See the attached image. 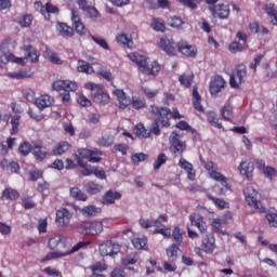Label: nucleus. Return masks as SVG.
Instances as JSON below:
<instances>
[{"label": "nucleus", "instance_id": "338daca9", "mask_svg": "<svg viewBox=\"0 0 277 277\" xmlns=\"http://www.w3.org/2000/svg\"><path fill=\"white\" fill-rule=\"evenodd\" d=\"M32 21L34 17H31V15H24L22 18H19L18 23L21 27H30Z\"/></svg>", "mask_w": 277, "mask_h": 277}, {"label": "nucleus", "instance_id": "9b49d317", "mask_svg": "<svg viewBox=\"0 0 277 277\" xmlns=\"http://www.w3.org/2000/svg\"><path fill=\"white\" fill-rule=\"evenodd\" d=\"M113 96H115L116 105L119 107V109H127V107L131 105V97L127 95L123 90H114Z\"/></svg>", "mask_w": 277, "mask_h": 277}, {"label": "nucleus", "instance_id": "6ab92c4d", "mask_svg": "<svg viewBox=\"0 0 277 277\" xmlns=\"http://www.w3.org/2000/svg\"><path fill=\"white\" fill-rule=\"evenodd\" d=\"M189 220L192 226H196V228H198V230L202 234L207 233V222H205V216L199 214H190Z\"/></svg>", "mask_w": 277, "mask_h": 277}, {"label": "nucleus", "instance_id": "473e14b6", "mask_svg": "<svg viewBox=\"0 0 277 277\" xmlns=\"http://www.w3.org/2000/svg\"><path fill=\"white\" fill-rule=\"evenodd\" d=\"M179 81L183 88H192V83L194 82V74L184 72L179 77Z\"/></svg>", "mask_w": 277, "mask_h": 277}, {"label": "nucleus", "instance_id": "a878e982", "mask_svg": "<svg viewBox=\"0 0 277 277\" xmlns=\"http://www.w3.org/2000/svg\"><path fill=\"white\" fill-rule=\"evenodd\" d=\"M56 31L62 38H72V35L75 34V30L67 26L66 23H58L56 25Z\"/></svg>", "mask_w": 277, "mask_h": 277}, {"label": "nucleus", "instance_id": "3c124183", "mask_svg": "<svg viewBox=\"0 0 277 277\" xmlns=\"http://www.w3.org/2000/svg\"><path fill=\"white\" fill-rule=\"evenodd\" d=\"M87 192L89 194H100V192H103V186L94 182H89L87 184Z\"/></svg>", "mask_w": 277, "mask_h": 277}, {"label": "nucleus", "instance_id": "2f4dec72", "mask_svg": "<svg viewBox=\"0 0 277 277\" xmlns=\"http://www.w3.org/2000/svg\"><path fill=\"white\" fill-rule=\"evenodd\" d=\"M117 42L123 47H127L128 49H133V38L124 32L117 36Z\"/></svg>", "mask_w": 277, "mask_h": 277}, {"label": "nucleus", "instance_id": "e433bc0d", "mask_svg": "<svg viewBox=\"0 0 277 277\" xmlns=\"http://www.w3.org/2000/svg\"><path fill=\"white\" fill-rule=\"evenodd\" d=\"M134 133L136 137H140V140L150 137V131L146 130V128H144V124L142 123L136 124V127L134 128Z\"/></svg>", "mask_w": 277, "mask_h": 277}, {"label": "nucleus", "instance_id": "37998d69", "mask_svg": "<svg viewBox=\"0 0 277 277\" xmlns=\"http://www.w3.org/2000/svg\"><path fill=\"white\" fill-rule=\"evenodd\" d=\"M44 58L52 62V64H62V58H60V55L51 50H47L44 52Z\"/></svg>", "mask_w": 277, "mask_h": 277}, {"label": "nucleus", "instance_id": "603ef678", "mask_svg": "<svg viewBox=\"0 0 277 277\" xmlns=\"http://www.w3.org/2000/svg\"><path fill=\"white\" fill-rule=\"evenodd\" d=\"M121 263L124 267L129 265H135L137 263V254L135 253L129 254L127 258L122 259Z\"/></svg>", "mask_w": 277, "mask_h": 277}, {"label": "nucleus", "instance_id": "de8ad7c7", "mask_svg": "<svg viewBox=\"0 0 277 277\" xmlns=\"http://www.w3.org/2000/svg\"><path fill=\"white\" fill-rule=\"evenodd\" d=\"M78 211L83 217H96L101 213L98 209H79Z\"/></svg>", "mask_w": 277, "mask_h": 277}, {"label": "nucleus", "instance_id": "4468645a", "mask_svg": "<svg viewBox=\"0 0 277 277\" xmlns=\"http://www.w3.org/2000/svg\"><path fill=\"white\" fill-rule=\"evenodd\" d=\"M159 49L166 52L167 55H176V48L174 47V40L168 39V37L160 38L158 42Z\"/></svg>", "mask_w": 277, "mask_h": 277}, {"label": "nucleus", "instance_id": "4c0bfd02", "mask_svg": "<svg viewBox=\"0 0 277 277\" xmlns=\"http://www.w3.org/2000/svg\"><path fill=\"white\" fill-rule=\"evenodd\" d=\"M19 196L18 192L13 188H5L2 192V200H16Z\"/></svg>", "mask_w": 277, "mask_h": 277}, {"label": "nucleus", "instance_id": "bf43d9fd", "mask_svg": "<svg viewBox=\"0 0 277 277\" xmlns=\"http://www.w3.org/2000/svg\"><path fill=\"white\" fill-rule=\"evenodd\" d=\"M246 48H243V45H241V43L234 41L228 45V51L230 53H241V51H245Z\"/></svg>", "mask_w": 277, "mask_h": 277}, {"label": "nucleus", "instance_id": "c756f323", "mask_svg": "<svg viewBox=\"0 0 277 277\" xmlns=\"http://www.w3.org/2000/svg\"><path fill=\"white\" fill-rule=\"evenodd\" d=\"M103 230V223L101 221H89V235H101Z\"/></svg>", "mask_w": 277, "mask_h": 277}, {"label": "nucleus", "instance_id": "f704fd0d", "mask_svg": "<svg viewBox=\"0 0 277 277\" xmlns=\"http://www.w3.org/2000/svg\"><path fill=\"white\" fill-rule=\"evenodd\" d=\"M77 70L85 75H92V72H94V68L90 66V63L81 60L78 61Z\"/></svg>", "mask_w": 277, "mask_h": 277}, {"label": "nucleus", "instance_id": "7c9ffc66", "mask_svg": "<svg viewBox=\"0 0 277 277\" xmlns=\"http://www.w3.org/2000/svg\"><path fill=\"white\" fill-rule=\"evenodd\" d=\"M265 12L269 16L272 25L277 26V6L274 3H268L265 6Z\"/></svg>", "mask_w": 277, "mask_h": 277}, {"label": "nucleus", "instance_id": "ddd939ff", "mask_svg": "<svg viewBox=\"0 0 277 277\" xmlns=\"http://www.w3.org/2000/svg\"><path fill=\"white\" fill-rule=\"evenodd\" d=\"M238 172L240 176H246V179L250 181L254 172V164L250 160H242L238 166Z\"/></svg>", "mask_w": 277, "mask_h": 277}, {"label": "nucleus", "instance_id": "b1692460", "mask_svg": "<svg viewBox=\"0 0 277 277\" xmlns=\"http://www.w3.org/2000/svg\"><path fill=\"white\" fill-rule=\"evenodd\" d=\"M122 198V194L116 190H108L103 197L102 202L103 205H114L116 200H120Z\"/></svg>", "mask_w": 277, "mask_h": 277}, {"label": "nucleus", "instance_id": "4d7b16f0", "mask_svg": "<svg viewBox=\"0 0 277 277\" xmlns=\"http://www.w3.org/2000/svg\"><path fill=\"white\" fill-rule=\"evenodd\" d=\"M208 122H210L212 127H215V129H222V122H220V119L213 113L208 115Z\"/></svg>", "mask_w": 277, "mask_h": 277}, {"label": "nucleus", "instance_id": "13d9d810", "mask_svg": "<svg viewBox=\"0 0 277 277\" xmlns=\"http://www.w3.org/2000/svg\"><path fill=\"white\" fill-rule=\"evenodd\" d=\"M166 161H168V156L166 154H160L154 162V170H159L161 166H164Z\"/></svg>", "mask_w": 277, "mask_h": 277}, {"label": "nucleus", "instance_id": "dca6fc26", "mask_svg": "<svg viewBox=\"0 0 277 277\" xmlns=\"http://www.w3.org/2000/svg\"><path fill=\"white\" fill-rule=\"evenodd\" d=\"M177 49L182 55H186V57H196V54L198 53V49H196V45H189L187 41H180L177 43Z\"/></svg>", "mask_w": 277, "mask_h": 277}, {"label": "nucleus", "instance_id": "20e7f679", "mask_svg": "<svg viewBox=\"0 0 277 277\" xmlns=\"http://www.w3.org/2000/svg\"><path fill=\"white\" fill-rule=\"evenodd\" d=\"M205 168L208 170L210 179L220 183L225 189H230L228 179L217 171V164H214L213 161H208L205 163Z\"/></svg>", "mask_w": 277, "mask_h": 277}, {"label": "nucleus", "instance_id": "f8f14e48", "mask_svg": "<svg viewBox=\"0 0 277 277\" xmlns=\"http://www.w3.org/2000/svg\"><path fill=\"white\" fill-rule=\"evenodd\" d=\"M161 70V65L157 61H147L141 68L140 71L147 77H157Z\"/></svg>", "mask_w": 277, "mask_h": 277}, {"label": "nucleus", "instance_id": "2eb2a0df", "mask_svg": "<svg viewBox=\"0 0 277 277\" xmlns=\"http://www.w3.org/2000/svg\"><path fill=\"white\" fill-rule=\"evenodd\" d=\"M210 12L212 16H216L217 18L224 19L228 18L230 14V9L226 4H217L215 6H210Z\"/></svg>", "mask_w": 277, "mask_h": 277}, {"label": "nucleus", "instance_id": "393cba45", "mask_svg": "<svg viewBox=\"0 0 277 277\" xmlns=\"http://www.w3.org/2000/svg\"><path fill=\"white\" fill-rule=\"evenodd\" d=\"M8 77H10V79H31V77H34V71L29 70V69H21L18 71H10L8 74Z\"/></svg>", "mask_w": 277, "mask_h": 277}, {"label": "nucleus", "instance_id": "e2e57ef3", "mask_svg": "<svg viewBox=\"0 0 277 277\" xmlns=\"http://www.w3.org/2000/svg\"><path fill=\"white\" fill-rule=\"evenodd\" d=\"M92 274H103V272L107 271V265L102 263H95L91 266Z\"/></svg>", "mask_w": 277, "mask_h": 277}, {"label": "nucleus", "instance_id": "79ce46f5", "mask_svg": "<svg viewBox=\"0 0 277 277\" xmlns=\"http://www.w3.org/2000/svg\"><path fill=\"white\" fill-rule=\"evenodd\" d=\"M183 234L184 232L179 226H175L172 230L171 237L177 246H183Z\"/></svg>", "mask_w": 277, "mask_h": 277}, {"label": "nucleus", "instance_id": "9d476101", "mask_svg": "<svg viewBox=\"0 0 277 277\" xmlns=\"http://www.w3.org/2000/svg\"><path fill=\"white\" fill-rule=\"evenodd\" d=\"M100 252L102 256H114L120 252V245L113 240H107L100 246Z\"/></svg>", "mask_w": 277, "mask_h": 277}, {"label": "nucleus", "instance_id": "bb28decb", "mask_svg": "<svg viewBox=\"0 0 277 277\" xmlns=\"http://www.w3.org/2000/svg\"><path fill=\"white\" fill-rule=\"evenodd\" d=\"M132 245L136 250H148V238L146 236H134Z\"/></svg>", "mask_w": 277, "mask_h": 277}, {"label": "nucleus", "instance_id": "0eeeda50", "mask_svg": "<svg viewBox=\"0 0 277 277\" xmlns=\"http://www.w3.org/2000/svg\"><path fill=\"white\" fill-rule=\"evenodd\" d=\"M245 194V200L249 207L252 209H261V201H259V198H261V194L252 187H248L243 190Z\"/></svg>", "mask_w": 277, "mask_h": 277}, {"label": "nucleus", "instance_id": "ea45409f", "mask_svg": "<svg viewBox=\"0 0 277 277\" xmlns=\"http://www.w3.org/2000/svg\"><path fill=\"white\" fill-rule=\"evenodd\" d=\"M47 147H42L40 145H35L32 147V155L38 159L39 161H42L47 157Z\"/></svg>", "mask_w": 277, "mask_h": 277}, {"label": "nucleus", "instance_id": "680f3d73", "mask_svg": "<svg viewBox=\"0 0 277 277\" xmlns=\"http://www.w3.org/2000/svg\"><path fill=\"white\" fill-rule=\"evenodd\" d=\"M79 84L72 80H65V92H75L78 90Z\"/></svg>", "mask_w": 277, "mask_h": 277}, {"label": "nucleus", "instance_id": "052dcab7", "mask_svg": "<svg viewBox=\"0 0 277 277\" xmlns=\"http://www.w3.org/2000/svg\"><path fill=\"white\" fill-rule=\"evenodd\" d=\"M98 146H111V144H114V136L111 135H105L102 136L98 142H97Z\"/></svg>", "mask_w": 277, "mask_h": 277}, {"label": "nucleus", "instance_id": "5701e85b", "mask_svg": "<svg viewBox=\"0 0 277 277\" xmlns=\"http://www.w3.org/2000/svg\"><path fill=\"white\" fill-rule=\"evenodd\" d=\"M201 248L207 254H213V250H215V237L207 235L202 239Z\"/></svg>", "mask_w": 277, "mask_h": 277}, {"label": "nucleus", "instance_id": "72a5a7b5", "mask_svg": "<svg viewBox=\"0 0 277 277\" xmlns=\"http://www.w3.org/2000/svg\"><path fill=\"white\" fill-rule=\"evenodd\" d=\"M70 197L74 198L75 200H80L82 202H85L88 200V195L81 190L79 187H72L69 190Z\"/></svg>", "mask_w": 277, "mask_h": 277}, {"label": "nucleus", "instance_id": "cd10ccee", "mask_svg": "<svg viewBox=\"0 0 277 277\" xmlns=\"http://www.w3.org/2000/svg\"><path fill=\"white\" fill-rule=\"evenodd\" d=\"M193 105L197 111H200V114L205 113V106H202V96H200L197 88L193 89Z\"/></svg>", "mask_w": 277, "mask_h": 277}, {"label": "nucleus", "instance_id": "4be33fe9", "mask_svg": "<svg viewBox=\"0 0 277 277\" xmlns=\"http://www.w3.org/2000/svg\"><path fill=\"white\" fill-rule=\"evenodd\" d=\"M179 166L182 170H185L189 181H194V179H196V171H194V164L185 160V158H180Z\"/></svg>", "mask_w": 277, "mask_h": 277}, {"label": "nucleus", "instance_id": "49530a36", "mask_svg": "<svg viewBox=\"0 0 277 277\" xmlns=\"http://www.w3.org/2000/svg\"><path fill=\"white\" fill-rule=\"evenodd\" d=\"M151 27L155 31H166V22L161 18H154L151 22Z\"/></svg>", "mask_w": 277, "mask_h": 277}, {"label": "nucleus", "instance_id": "69168bd1", "mask_svg": "<svg viewBox=\"0 0 277 277\" xmlns=\"http://www.w3.org/2000/svg\"><path fill=\"white\" fill-rule=\"evenodd\" d=\"M148 159V155L144 153H136L132 155V161L137 166L141 161H146Z\"/></svg>", "mask_w": 277, "mask_h": 277}, {"label": "nucleus", "instance_id": "1a4fd4ad", "mask_svg": "<svg viewBox=\"0 0 277 277\" xmlns=\"http://www.w3.org/2000/svg\"><path fill=\"white\" fill-rule=\"evenodd\" d=\"M169 142L171 144V153H173L175 157L185 153L187 145H185V143L179 138V134L176 132L171 133Z\"/></svg>", "mask_w": 277, "mask_h": 277}, {"label": "nucleus", "instance_id": "0e129e2a", "mask_svg": "<svg viewBox=\"0 0 277 277\" xmlns=\"http://www.w3.org/2000/svg\"><path fill=\"white\" fill-rule=\"evenodd\" d=\"M130 105H132L133 109H144L146 102L142 98H133Z\"/></svg>", "mask_w": 277, "mask_h": 277}, {"label": "nucleus", "instance_id": "a19ab883", "mask_svg": "<svg viewBox=\"0 0 277 277\" xmlns=\"http://www.w3.org/2000/svg\"><path fill=\"white\" fill-rule=\"evenodd\" d=\"M75 230L78 232L79 235H90V221L78 223L75 226Z\"/></svg>", "mask_w": 277, "mask_h": 277}, {"label": "nucleus", "instance_id": "8fccbe9b", "mask_svg": "<svg viewBox=\"0 0 277 277\" xmlns=\"http://www.w3.org/2000/svg\"><path fill=\"white\" fill-rule=\"evenodd\" d=\"M3 57L8 60V62H13L14 64H21V66H25L27 58L26 57H16L14 54H3Z\"/></svg>", "mask_w": 277, "mask_h": 277}, {"label": "nucleus", "instance_id": "5fc2aeb1", "mask_svg": "<svg viewBox=\"0 0 277 277\" xmlns=\"http://www.w3.org/2000/svg\"><path fill=\"white\" fill-rule=\"evenodd\" d=\"M263 174L264 176H266V179H268V181H274V179H276L277 175V170L276 168L273 167H266L263 170Z\"/></svg>", "mask_w": 277, "mask_h": 277}, {"label": "nucleus", "instance_id": "c9c22d12", "mask_svg": "<svg viewBox=\"0 0 277 277\" xmlns=\"http://www.w3.org/2000/svg\"><path fill=\"white\" fill-rule=\"evenodd\" d=\"M168 25L173 29H183L185 22H183L181 17L174 15L168 18Z\"/></svg>", "mask_w": 277, "mask_h": 277}, {"label": "nucleus", "instance_id": "6e6552de", "mask_svg": "<svg viewBox=\"0 0 277 277\" xmlns=\"http://www.w3.org/2000/svg\"><path fill=\"white\" fill-rule=\"evenodd\" d=\"M226 88V80L222 78V76H215L211 81H210V94L211 96H214L217 98L222 92H224Z\"/></svg>", "mask_w": 277, "mask_h": 277}, {"label": "nucleus", "instance_id": "6e6d98bb", "mask_svg": "<svg viewBox=\"0 0 277 277\" xmlns=\"http://www.w3.org/2000/svg\"><path fill=\"white\" fill-rule=\"evenodd\" d=\"M76 101L82 107H90V105H92V102L82 93L77 94Z\"/></svg>", "mask_w": 277, "mask_h": 277}, {"label": "nucleus", "instance_id": "423d86ee", "mask_svg": "<svg viewBox=\"0 0 277 277\" xmlns=\"http://www.w3.org/2000/svg\"><path fill=\"white\" fill-rule=\"evenodd\" d=\"M168 222V215H160L157 220H154L156 235H162L164 239H170L172 237V229L170 227H166L163 223Z\"/></svg>", "mask_w": 277, "mask_h": 277}, {"label": "nucleus", "instance_id": "c85d7f7f", "mask_svg": "<svg viewBox=\"0 0 277 277\" xmlns=\"http://www.w3.org/2000/svg\"><path fill=\"white\" fill-rule=\"evenodd\" d=\"M128 57L131 62H133L134 64H136V66H138V70L144 66V64L147 62L146 56L136 53V52H131L128 54Z\"/></svg>", "mask_w": 277, "mask_h": 277}, {"label": "nucleus", "instance_id": "58836bf2", "mask_svg": "<svg viewBox=\"0 0 277 277\" xmlns=\"http://www.w3.org/2000/svg\"><path fill=\"white\" fill-rule=\"evenodd\" d=\"M169 261H176L179 259V245L172 243L166 250Z\"/></svg>", "mask_w": 277, "mask_h": 277}, {"label": "nucleus", "instance_id": "7ed1b4c3", "mask_svg": "<svg viewBox=\"0 0 277 277\" xmlns=\"http://www.w3.org/2000/svg\"><path fill=\"white\" fill-rule=\"evenodd\" d=\"M246 77H248V70L246 69V65H238L233 74L229 77V85L234 90H239L241 84L246 82Z\"/></svg>", "mask_w": 277, "mask_h": 277}, {"label": "nucleus", "instance_id": "c03bdc74", "mask_svg": "<svg viewBox=\"0 0 277 277\" xmlns=\"http://www.w3.org/2000/svg\"><path fill=\"white\" fill-rule=\"evenodd\" d=\"M40 57V53L37 52L36 49L28 47L26 49V60H29V62H38Z\"/></svg>", "mask_w": 277, "mask_h": 277}, {"label": "nucleus", "instance_id": "f03ea898", "mask_svg": "<svg viewBox=\"0 0 277 277\" xmlns=\"http://www.w3.org/2000/svg\"><path fill=\"white\" fill-rule=\"evenodd\" d=\"M84 89L91 91V98L94 103H97V105H107V103H109V94L103 90L101 84L87 82L84 83Z\"/></svg>", "mask_w": 277, "mask_h": 277}, {"label": "nucleus", "instance_id": "aec40b11", "mask_svg": "<svg viewBox=\"0 0 277 277\" xmlns=\"http://www.w3.org/2000/svg\"><path fill=\"white\" fill-rule=\"evenodd\" d=\"M70 148H72V145L68 143V141H61L53 147L52 155H54V157H62V155H66Z\"/></svg>", "mask_w": 277, "mask_h": 277}, {"label": "nucleus", "instance_id": "412c9836", "mask_svg": "<svg viewBox=\"0 0 277 277\" xmlns=\"http://www.w3.org/2000/svg\"><path fill=\"white\" fill-rule=\"evenodd\" d=\"M74 159L75 161H78L79 168H82L81 174H83V176H92V174H94V170L96 167L88 164V162L81 160V158H79L77 154L74 155Z\"/></svg>", "mask_w": 277, "mask_h": 277}, {"label": "nucleus", "instance_id": "09e8293b", "mask_svg": "<svg viewBox=\"0 0 277 277\" xmlns=\"http://www.w3.org/2000/svg\"><path fill=\"white\" fill-rule=\"evenodd\" d=\"M221 114H222V117L224 118V120H227L228 122H230L234 117L233 106H230V105L223 106Z\"/></svg>", "mask_w": 277, "mask_h": 277}, {"label": "nucleus", "instance_id": "f3484780", "mask_svg": "<svg viewBox=\"0 0 277 277\" xmlns=\"http://www.w3.org/2000/svg\"><path fill=\"white\" fill-rule=\"evenodd\" d=\"M70 217H72V214L68 211V209H62L56 211V219L55 223L57 226H67V224H70Z\"/></svg>", "mask_w": 277, "mask_h": 277}, {"label": "nucleus", "instance_id": "774afa93", "mask_svg": "<svg viewBox=\"0 0 277 277\" xmlns=\"http://www.w3.org/2000/svg\"><path fill=\"white\" fill-rule=\"evenodd\" d=\"M266 220H267L269 226H273V228H277V214L276 213H267Z\"/></svg>", "mask_w": 277, "mask_h": 277}, {"label": "nucleus", "instance_id": "a211bd4d", "mask_svg": "<svg viewBox=\"0 0 277 277\" xmlns=\"http://www.w3.org/2000/svg\"><path fill=\"white\" fill-rule=\"evenodd\" d=\"M53 103H55V100L53 98V96H51L49 94L40 95L35 101V105H36V107H38V109H40V111H42V109H47V107H51V105H53Z\"/></svg>", "mask_w": 277, "mask_h": 277}, {"label": "nucleus", "instance_id": "39448f33", "mask_svg": "<svg viewBox=\"0 0 277 277\" xmlns=\"http://www.w3.org/2000/svg\"><path fill=\"white\" fill-rule=\"evenodd\" d=\"M150 113L155 117L156 124L170 127V110L168 107L150 106Z\"/></svg>", "mask_w": 277, "mask_h": 277}, {"label": "nucleus", "instance_id": "864d4df0", "mask_svg": "<svg viewBox=\"0 0 277 277\" xmlns=\"http://www.w3.org/2000/svg\"><path fill=\"white\" fill-rule=\"evenodd\" d=\"M209 198L213 202V205L217 207V209H228L230 207L228 202H226L224 199H220L211 196Z\"/></svg>", "mask_w": 277, "mask_h": 277}, {"label": "nucleus", "instance_id": "a18cd8bd", "mask_svg": "<svg viewBox=\"0 0 277 277\" xmlns=\"http://www.w3.org/2000/svg\"><path fill=\"white\" fill-rule=\"evenodd\" d=\"M22 94L28 103H36V91L34 89H23Z\"/></svg>", "mask_w": 277, "mask_h": 277}, {"label": "nucleus", "instance_id": "f257e3e1", "mask_svg": "<svg viewBox=\"0 0 277 277\" xmlns=\"http://www.w3.org/2000/svg\"><path fill=\"white\" fill-rule=\"evenodd\" d=\"M88 246H90V241H79L70 250H66V239L64 236L56 235L50 238L48 241V247L54 252L49 253L44 258V261H51L52 259H57L60 256H68V254H75V252H79V250L82 248H88Z\"/></svg>", "mask_w": 277, "mask_h": 277}]
</instances>
